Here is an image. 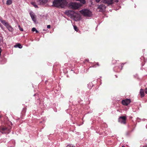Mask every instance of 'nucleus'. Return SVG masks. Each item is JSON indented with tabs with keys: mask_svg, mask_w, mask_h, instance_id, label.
I'll list each match as a JSON object with an SVG mask.
<instances>
[{
	"mask_svg": "<svg viewBox=\"0 0 147 147\" xmlns=\"http://www.w3.org/2000/svg\"><path fill=\"white\" fill-rule=\"evenodd\" d=\"M53 5L55 7H64L67 4L65 0H55L53 2Z\"/></svg>",
	"mask_w": 147,
	"mask_h": 147,
	"instance_id": "nucleus-1",
	"label": "nucleus"
},
{
	"mask_svg": "<svg viewBox=\"0 0 147 147\" xmlns=\"http://www.w3.org/2000/svg\"><path fill=\"white\" fill-rule=\"evenodd\" d=\"M81 13L85 16L90 17L92 15V12L88 9H84L80 11Z\"/></svg>",
	"mask_w": 147,
	"mask_h": 147,
	"instance_id": "nucleus-2",
	"label": "nucleus"
},
{
	"mask_svg": "<svg viewBox=\"0 0 147 147\" xmlns=\"http://www.w3.org/2000/svg\"><path fill=\"white\" fill-rule=\"evenodd\" d=\"M0 21L9 31L11 32L13 31V28L11 25H9L7 22H6L5 20H0Z\"/></svg>",
	"mask_w": 147,
	"mask_h": 147,
	"instance_id": "nucleus-3",
	"label": "nucleus"
},
{
	"mask_svg": "<svg viewBox=\"0 0 147 147\" xmlns=\"http://www.w3.org/2000/svg\"><path fill=\"white\" fill-rule=\"evenodd\" d=\"M127 119L126 117L125 116L120 117L118 121L121 124H126V120Z\"/></svg>",
	"mask_w": 147,
	"mask_h": 147,
	"instance_id": "nucleus-4",
	"label": "nucleus"
},
{
	"mask_svg": "<svg viewBox=\"0 0 147 147\" xmlns=\"http://www.w3.org/2000/svg\"><path fill=\"white\" fill-rule=\"evenodd\" d=\"M69 7L71 8L74 9H77L79 7L78 4L76 3H71L69 5Z\"/></svg>",
	"mask_w": 147,
	"mask_h": 147,
	"instance_id": "nucleus-5",
	"label": "nucleus"
},
{
	"mask_svg": "<svg viewBox=\"0 0 147 147\" xmlns=\"http://www.w3.org/2000/svg\"><path fill=\"white\" fill-rule=\"evenodd\" d=\"M30 17L34 23L36 22V16L34 13L32 11H30L29 13Z\"/></svg>",
	"mask_w": 147,
	"mask_h": 147,
	"instance_id": "nucleus-6",
	"label": "nucleus"
},
{
	"mask_svg": "<svg viewBox=\"0 0 147 147\" xmlns=\"http://www.w3.org/2000/svg\"><path fill=\"white\" fill-rule=\"evenodd\" d=\"M113 1L115 2H118V0H103V2L105 3L108 4H111L113 3Z\"/></svg>",
	"mask_w": 147,
	"mask_h": 147,
	"instance_id": "nucleus-7",
	"label": "nucleus"
},
{
	"mask_svg": "<svg viewBox=\"0 0 147 147\" xmlns=\"http://www.w3.org/2000/svg\"><path fill=\"white\" fill-rule=\"evenodd\" d=\"M131 102V100L130 99H126L123 100L122 101V104L124 105L127 106Z\"/></svg>",
	"mask_w": 147,
	"mask_h": 147,
	"instance_id": "nucleus-8",
	"label": "nucleus"
},
{
	"mask_svg": "<svg viewBox=\"0 0 147 147\" xmlns=\"http://www.w3.org/2000/svg\"><path fill=\"white\" fill-rule=\"evenodd\" d=\"M47 1V0H37V1L38 4L41 5L46 3Z\"/></svg>",
	"mask_w": 147,
	"mask_h": 147,
	"instance_id": "nucleus-9",
	"label": "nucleus"
},
{
	"mask_svg": "<svg viewBox=\"0 0 147 147\" xmlns=\"http://www.w3.org/2000/svg\"><path fill=\"white\" fill-rule=\"evenodd\" d=\"M65 13L68 16H72L74 14V11H72L68 10L65 12Z\"/></svg>",
	"mask_w": 147,
	"mask_h": 147,
	"instance_id": "nucleus-10",
	"label": "nucleus"
},
{
	"mask_svg": "<svg viewBox=\"0 0 147 147\" xmlns=\"http://www.w3.org/2000/svg\"><path fill=\"white\" fill-rule=\"evenodd\" d=\"M7 129V128L5 127H2L0 128V131L2 133L5 131Z\"/></svg>",
	"mask_w": 147,
	"mask_h": 147,
	"instance_id": "nucleus-11",
	"label": "nucleus"
},
{
	"mask_svg": "<svg viewBox=\"0 0 147 147\" xmlns=\"http://www.w3.org/2000/svg\"><path fill=\"white\" fill-rule=\"evenodd\" d=\"M104 8H105V5L103 4H101L98 5L97 8L102 10Z\"/></svg>",
	"mask_w": 147,
	"mask_h": 147,
	"instance_id": "nucleus-12",
	"label": "nucleus"
},
{
	"mask_svg": "<svg viewBox=\"0 0 147 147\" xmlns=\"http://www.w3.org/2000/svg\"><path fill=\"white\" fill-rule=\"evenodd\" d=\"M140 94L141 97H143L144 96V90L143 89H141L140 91Z\"/></svg>",
	"mask_w": 147,
	"mask_h": 147,
	"instance_id": "nucleus-13",
	"label": "nucleus"
},
{
	"mask_svg": "<svg viewBox=\"0 0 147 147\" xmlns=\"http://www.w3.org/2000/svg\"><path fill=\"white\" fill-rule=\"evenodd\" d=\"M14 47L15 48L18 47L20 49H21L22 47V46L20 44H17L14 46Z\"/></svg>",
	"mask_w": 147,
	"mask_h": 147,
	"instance_id": "nucleus-14",
	"label": "nucleus"
},
{
	"mask_svg": "<svg viewBox=\"0 0 147 147\" xmlns=\"http://www.w3.org/2000/svg\"><path fill=\"white\" fill-rule=\"evenodd\" d=\"M12 0H8L6 2V4L8 5H10L12 3Z\"/></svg>",
	"mask_w": 147,
	"mask_h": 147,
	"instance_id": "nucleus-15",
	"label": "nucleus"
},
{
	"mask_svg": "<svg viewBox=\"0 0 147 147\" xmlns=\"http://www.w3.org/2000/svg\"><path fill=\"white\" fill-rule=\"evenodd\" d=\"M77 1H79L82 4H84L85 3V0H76Z\"/></svg>",
	"mask_w": 147,
	"mask_h": 147,
	"instance_id": "nucleus-16",
	"label": "nucleus"
},
{
	"mask_svg": "<svg viewBox=\"0 0 147 147\" xmlns=\"http://www.w3.org/2000/svg\"><path fill=\"white\" fill-rule=\"evenodd\" d=\"M31 3L32 5H33L34 7H37V5H36V3L35 2H31Z\"/></svg>",
	"mask_w": 147,
	"mask_h": 147,
	"instance_id": "nucleus-17",
	"label": "nucleus"
},
{
	"mask_svg": "<svg viewBox=\"0 0 147 147\" xmlns=\"http://www.w3.org/2000/svg\"><path fill=\"white\" fill-rule=\"evenodd\" d=\"M74 30L75 31H78V28L76 26H74Z\"/></svg>",
	"mask_w": 147,
	"mask_h": 147,
	"instance_id": "nucleus-18",
	"label": "nucleus"
},
{
	"mask_svg": "<svg viewBox=\"0 0 147 147\" xmlns=\"http://www.w3.org/2000/svg\"><path fill=\"white\" fill-rule=\"evenodd\" d=\"M36 30V29L35 28H32V32H34V31H35Z\"/></svg>",
	"mask_w": 147,
	"mask_h": 147,
	"instance_id": "nucleus-19",
	"label": "nucleus"
},
{
	"mask_svg": "<svg viewBox=\"0 0 147 147\" xmlns=\"http://www.w3.org/2000/svg\"><path fill=\"white\" fill-rule=\"evenodd\" d=\"M101 0H95V1L97 3H99Z\"/></svg>",
	"mask_w": 147,
	"mask_h": 147,
	"instance_id": "nucleus-20",
	"label": "nucleus"
},
{
	"mask_svg": "<svg viewBox=\"0 0 147 147\" xmlns=\"http://www.w3.org/2000/svg\"><path fill=\"white\" fill-rule=\"evenodd\" d=\"M125 63H122V64H121V69H122V68H123V66L125 64Z\"/></svg>",
	"mask_w": 147,
	"mask_h": 147,
	"instance_id": "nucleus-21",
	"label": "nucleus"
},
{
	"mask_svg": "<svg viewBox=\"0 0 147 147\" xmlns=\"http://www.w3.org/2000/svg\"><path fill=\"white\" fill-rule=\"evenodd\" d=\"M96 65H97L98 66H99V64H98V63H96V64L94 65V67H96Z\"/></svg>",
	"mask_w": 147,
	"mask_h": 147,
	"instance_id": "nucleus-22",
	"label": "nucleus"
},
{
	"mask_svg": "<svg viewBox=\"0 0 147 147\" xmlns=\"http://www.w3.org/2000/svg\"><path fill=\"white\" fill-rule=\"evenodd\" d=\"M144 91L147 94V88H146L145 89Z\"/></svg>",
	"mask_w": 147,
	"mask_h": 147,
	"instance_id": "nucleus-23",
	"label": "nucleus"
},
{
	"mask_svg": "<svg viewBox=\"0 0 147 147\" xmlns=\"http://www.w3.org/2000/svg\"><path fill=\"white\" fill-rule=\"evenodd\" d=\"M18 26H19V29H20V30L21 31H23V29H22V28H21L20 27V26L19 25Z\"/></svg>",
	"mask_w": 147,
	"mask_h": 147,
	"instance_id": "nucleus-24",
	"label": "nucleus"
},
{
	"mask_svg": "<svg viewBox=\"0 0 147 147\" xmlns=\"http://www.w3.org/2000/svg\"><path fill=\"white\" fill-rule=\"evenodd\" d=\"M47 28H51V26L50 25L47 26Z\"/></svg>",
	"mask_w": 147,
	"mask_h": 147,
	"instance_id": "nucleus-25",
	"label": "nucleus"
},
{
	"mask_svg": "<svg viewBox=\"0 0 147 147\" xmlns=\"http://www.w3.org/2000/svg\"><path fill=\"white\" fill-rule=\"evenodd\" d=\"M113 60V61H114V62H113V64L115 63L116 62V60Z\"/></svg>",
	"mask_w": 147,
	"mask_h": 147,
	"instance_id": "nucleus-26",
	"label": "nucleus"
},
{
	"mask_svg": "<svg viewBox=\"0 0 147 147\" xmlns=\"http://www.w3.org/2000/svg\"><path fill=\"white\" fill-rule=\"evenodd\" d=\"M66 147H71L70 145H67Z\"/></svg>",
	"mask_w": 147,
	"mask_h": 147,
	"instance_id": "nucleus-27",
	"label": "nucleus"
},
{
	"mask_svg": "<svg viewBox=\"0 0 147 147\" xmlns=\"http://www.w3.org/2000/svg\"><path fill=\"white\" fill-rule=\"evenodd\" d=\"M35 31H36V33H38V31L37 30H36Z\"/></svg>",
	"mask_w": 147,
	"mask_h": 147,
	"instance_id": "nucleus-28",
	"label": "nucleus"
},
{
	"mask_svg": "<svg viewBox=\"0 0 147 147\" xmlns=\"http://www.w3.org/2000/svg\"><path fill=\"white\" fill-rule=\"evenodd\" d=\"M85 60L88 62H89V60L88 59H86Z\"/></svg>",
	"mask_w": 147,
	"mask_h": 147,
	"instance_id": "nucleus-29",
	"label": "nucleus"
},
{
	"mask_svg": "<svg viewBox=\"0 0 147 147\" xmlns=\"http://www.w3.org/2000/svg\"><path fill=\"white\" fill-rule=\"evenodd\" d=\"M143 147H147V146H143Z\"/></svg>",
	"mask_w": 147,
	"mask_h": 147,
	"instance_id": "nucleus-30",
	"label": "nucleus"
},
{
	"mask_svg": "<svg viewBox=\"0 0 147 147\" xmlns=\"http://www.w3.org/2000/svg\"><path fill=\"white\" fill-rule=\"evenodd\" d=\"M0 26H1V24L0 23Z\"/></svg>",
	"mask_w": 147,
	"mask_h": 147,
	"instance_id": "nucleus-31",
	"label": "nucleus"
},
{
	"mask_svg": "<svg viewBox=\"0 0 147 147\" xmlns=\"http://www.w3.org/2000/svg\"><path fill=\"white\" fill-rule=\"evenodd\" d=\"M0 26H1V24L0 23Z\"/></svg>",
	"mask_w": 147,
	"mask_h": 147,
	"instance_id": "nucleus-32",
	"label": "nucleus"
},
{
	"mask_svg": "<svg viewBox=\"0 0 147 147\" xmlns=\"http://www.w3.org/2000/svg\"><path fill=\"white\" fill-rule=\"evenodd\" d=\"M0 26H1V24L0 23Z\"/></svg>",
	"mask_w": 147,
	"mask_h": 147,
	"instance_id": "nucleus-33",
	"label": "nucleus"
},
{
	"mask_svg": "<svg viewBox=\"0 0 147 147\" xmlns=\"http://www.w3.org/2000/svg\"><path fill=\"white\" fill-rule=\"evenodd\" d=\"M0 26H1V24L0 23Z\"/></svg>",
	"mask_w": 147,
	"mask_h": 147,
	"instance_id": "nucleus-34",
	"label": "nucleus"
},
{
	"mask_svg": "<svg viewBox=\"0 0 147 147\" xmlns=\"http://www.w3.org/2000/svg\"><path fill=\"white\" fill-rule=\"evenodd\" d=\"M122 147H125V146H122Z\"/></svg>",
	"mask_w": 147,
	"mask_h": 147,
	"instance_id": "nucleus-35",
	"label": "nucleus"
},
{
	"mask_svg": "<svg viewBox=\"0 0 147 147\" xmlns=\"http://www.w3.org/2000/svg\"><path fill=\"white\" fill-rule=\"evenodd\" d=\"M72 147H75V146H72Z\"/></svg>",
	"mask_w": 147,
	"mask_h": 147,
	"instance_id": "nucleus-36",
	"label": "nucleus"
},
{
	"mask_svg": "<svg viewBox=\"0 0 147 147\" xmlns=\"http://www.w3.org/2000/svg\"><path fill=\"white\" fill-rule=\"evenodd\" d=\"M1 55V52L0 51V55Z\"/></svg>",
	"mask_w": 147,
	"mask_h": 147,
	"instance_id": "nucleus-37",
	"label": "nucleus"
},
{
	"mask_svg": "<svg viewBox=\"0 0 147 147\" xmlns=\"http://www.w3.org/2000/svg\"><path fill=\"white\" fill-rule=\"evenodd\" d=\"M115 76L117 78V76L116 75Z\"/></svg>",
	"mask_w": 147,
	"mask_h": 147,
	"instance_id": "nucleus-38",
	"label": "nucleus"
}]
</instances>
